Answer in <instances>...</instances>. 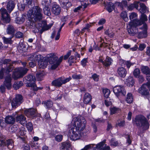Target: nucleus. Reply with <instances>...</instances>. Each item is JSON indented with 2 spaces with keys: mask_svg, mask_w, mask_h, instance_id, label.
<instances>
[{
  "mask_svg": "<svg viewBox=\"0 0 150 150\" xmlns=\"http://www.w3.org/2000/svg\"><path fill=\"white\" fill-rule=\"evenodd\" d=\"M149 85V83L147 82L146 84H143L140 88L138 91L142 95H147L149 94V92L146 88L147 87L148 88V85Z\"/></svg>",
  "mask_w": 150,
  "mask_h": 150,
  "instance_id": "4468645a",
  "label": "nucleus"
},
{
  "mask_svg": "<svg viewBox=\"0 0 150 150\" xmlns=\"http://www.w3.org/2000/svg\"><path fill=\"white\" fill-rule=\"evenodd\" d=\"M72 78L75 79H79L82 77V76L81 74L77 75L76 74H74L72 75Z\"/></svg>",
  "mask_w": 150,
  "mask_h": 150,
  "instance_id": "052dcab7",
  "label": "nucleus"
},
{
  "mask_svg": "<svg viewBox=\"0 0 150 150\" xmlns=\"http://www.w3.org/2000/svg\"><path fill=\"white\" fill-rule=\"evenodd\" d=\"M42 10L39 6L33 7L28 11V16L33 21H40L42 18Z\"/></svg>",
  "mask_w": 150,
  "mask_h": 150,
  "instance_id": "7ed1b4c3",
  "label": "nucleus"
},
{
  "mask_svg": "<svg viewBox=\"0 0 150 150\" xmlns=\"http://www.w3.org/2000/svg\"><path fill=\"white\" fill-rule=\"evenodd\" d=\"M61 8L58 5L55 3L54 4L52 7V13L55 15H58L60 13Z\"/></svg>",
  "mask_w": 150,
  "mask_h": 150,
  "instance_id": "5701e85b",
  "label": "nucleus"
},
{
  "mask_svg": "<svg viewBox=\"0 0 150 150\" xmlns=\"http://www.w3.org/2000/svg\"><path fill=\"white\" fill-rule=\"evenodd\" d=\"M92 98L91 95L88 93H86L83 96V102L86 104L89 103L91 100Z\"/></svg>",
  "mask_w": 150,
  "mask_h": 150,
  "instance_id": "a878e982",
  "label": "nucleus"
},
{
  "mask_svg": "<svg viewBox=\"0 0 150 150\" xmlns=\"http://www.w3.org/2000/svg\"><path fill=\"white\" fill-rule=\"evenodd\" d=\"M133 73L134 76L136 78H137L140 76V71L139 68H136L134 70Z\"/></svg>",
  "mask_w": 150,
  "mask_h": 150,
  "instance_id": "603ef678",
  "label": "nucleus"
},
{
  "mask_svg": "<svg viewBox=\"0 0 150 150\" xmlns=\"http://www.w3.org/2000/svg\"><path fill=\"white\" fill-rule=\"evenodd\" d=\"M44 13L47 16H50L51 14L49 8L48 6H45L43 9Z\"/></svg>",
  "mask_w": 150,
  "mask_h": 150,
  "instance_id": "8fccbe9b",
  "label": "nucleus"
},
{
  "mask_svg": "<svg viewBox=\"0 0 150 150\" xmlns=\"http://www.w3.org/2000/svg\"><path fill=\"white\" fill-rule=\"evenodd\" d=\"M105 140H104L100 142V148L101 150H110V147L108 146H107L105 144Z\"/></svg>",
  "mask_w": 150,
  "mask_h": 150,
  "instance_id": "c85d7f7f",
  "label": "nucleus"
},
{
  "mask_svg": "<svg viewBox=\"0 0 150 150\" xmlns=\"http://www.w3.org/2000/svg\"><path fill=\"white\" fill-rule=\"evenodd\" d=\"M16 121L22 125L25 124L27 122L26 118L24 115H21L17 116L16 118Z\"/></svg>",
  "mask_w": 150,
  "mask_h": 150,
  "instance_id": "a211bd4d",
  "label": "nucleus"
},
{
  "mask_svg": "<svg viewBox=\"0 0 150 150\" xmlns=\"http://www.w3.org/2000/svg\"><path fill=\"white\" fill-rule=\"evenodd\" d=\"M13 143L14 142L12 139L6 140L5 143H4L3 145H5V148H8L11 149L13 147Z\"/></svg>",
  "mask_w": 150,
  "mask_h": 150,
  "instance_id": "b1692460",
  "label": "nucleus"
},
{
  "mask_svg": "<svg viewBox=\"0 0 150 150\" xmlns=\"http://www.w3.org/2000/svg\"><path fill=\"white\" fill-rule=\"evenodd\" d=\"M42 104L44 105L47 108H50L52 107L53 105L52 102L50 100L43 101L42 102Z\"/></svg>",
  "mask_w": 150,
  "mask_h": 150,
  "instance_id": "e433bc0d",
  "label": "nucleus"
},
{
  "mask_svg": "<svg viewBox=\"0 0 150 150\" xmlns=\"http://www.w3.org/2000/svg\"><path fill=\"white\" fill-rule=\"evenodd\" d=\"M23 85V83L21 81L15 82L13 85V88L15 90H17Z\"/></svg>",
  "mask_w": 150,
  "mask_h": 150,
  "instance_id": "c9c22d12",
  "label": "nucleus"
},
{
  "mask_svg": "<svg viewBox=\"0 0 150 150\" xmlns=\"http://www.w3.org/2000/svg\"><path fill=\"white\" fill-rule=\"evenodd\" d=\"M25 78L27 81V86L31 87L34 85L35 82L36 81V79L34 76L30 74L26 76Z\"/></svg>",
  "mask_w": 150,
  "mask_h": 150,
  "instance_id": "9b49d317",
  "label": "nucleus"
},
{
  "mask_svg": "<svg viewBox=\"0 0 150 150\" xmlns=\"http://www.w3.org/2000/svg\"><path fill=\"white\" fill-rule=\"evenodd\" d=\"M6 32L7 34L11 35V36L13 37L15 32L14 27L11 25H8L7 28Z\"/></svg>",
  "mask_w": 150,
  "mask_h": 150,
  "instance_id": "393cba45",
  "label": "nucleus"
},
{
  "mask_svg": "<svg viewBox=\"0 0 150 150\" xmlns=\"http://www.w3.org/2000/svg\"><path fill=\"white\" fill-rule=\"evenodd\" d=\"M150 70V69H149V68L147 67L146 66L142 67L141 69L142 72L147 75L149 73Z\"/></svg>",
  "mask_w": 150,
  "mask_h": 150,
  "instance_id": "3c124183",
  "label": "nucleus"
},
{
  "mask_svg": "<svg viewBox=\"0 0 150 150\" xmlns=\"http://www.w3.org/2000/svg\"><path fill=\"white\" fill-rule=\"evenodd\" d=\"M23 142L25 143V144L23 146V150H30V147L29 145L25 143V142Z\"/></svg>",
  "mask_w": 150,
  "mask_h": 150,
  "instance_id": "338daca9",
  "label": "nucleus"
},
{
  "mask_svg": "<svg viewBox=\"0 0 150 150\" xmlns=\"http://www.w3.org/2000/svg\"><path fill=\"white\" fill-rule=\"evenodd\" d=\"M15 62V61H13L10 59H5L0 61L1 64L6 65V66L4 67L6 69V73L12 71L13 69V64Z\"/></svg>",
  "mask_w": 150,
  "mask_h": 150,
  "instance_id": "6e6552de",
  "label": "nucleus"
},
{
  "mask_svg": "<svg viewBox=\"0 0 150 150\" xmlns=\"http://www.w3.org/2000/svg\"><path fill=\"white\" fill-rule=\"evenodd\" d=\"M140 8L139 9V11L141 13H144L146 12V7L143 3H140Z\"/></svg>",
  "mask_w": 150,
  "mask_h": 150,
  "instance_id": "37998d69",
  "label": "nucleus"
},
{
  "mask_svg": "<svg viewBox=\"0 0 150 150\" xmlns=\"http://www.w3.org/2000/svg\"><path fill=\"white\" fill-rule=\"evenodd\" d=\"M141 16L140 17L139 20L140 22H142V24H145L144 23L145 21H146L147 20V18L146 16L144 14V13H141Z\"/></svg>",
  "mask_w": 150,
  "mask_h": 150,
  "instance_id": "a19ab883",
  "label": "nucleus"
},
{
  "mask_svg": "<svg viewBox=\"0 0 150 150\" xmlns=\"http://www.w3.org/2000/svg\"><path fill=\"white\" fill-rule=\"evenodd\" d=\"M63 138V136L62 135H58L56 136L55 137V140L58 142H61Z\"/></svg>",
  "mask_w": 150,
  "mask_h": 150,
  "instance_id": "69168bd1",
  "label": "nucleus"
},
{
  "mask_svg": "<svg viewBox=\"0 0 150 150\" xmlns=\"http://www.w3.org/2000/svg\"><path fill=\"white\" fill-rule=\"evenodd\" d=\"M64 1H62V4H61V6L62 8L66 9V10L67 11L68 8L71 6L72 4L71 2L69 1V0L65 2V3Z\"/></svg>",
  "mask_w": 150,
  "mask_h": 150,
  "instance_id": "7c9ffc66",
  "label": "nucleus"
},
{
  "mask_svg": "<svg viewBox=\"0 0 150 150\" xmlns=\"http://www.w3.org/2000/svg\"><path fill=\"white\" fill-rule=\"evenodd\" d=\"M1 20L5 23H8L10 21L11 19L9 15L2 17Z\"/></svg>",
  "mask_w": 150,
  "mask_h": 150,
  "instance_id": "ea45409f",
  "label": "nucleus"
},
{
  "mask_svg": "<svg viewBox=\"0 0 150 150\" xmlns=\"http://www.w3.org/2000/svg\"><path fill=\"white\" fill-rule=\"evenodd\" d=\"M47 62L46 61L40 60L38 61V65L40 68L44 69L47 66Z\"/></svg>",
  "mask_w": 150,
  "mask_h": 150,
  "instance_id": "473e14b6",
  "label": "nucleus"
},
{
  "mask_svg": "<svg viewBox=\"0 0 150 150\" xmlns=\"http://www.w3.org/2000/svg\"><path fill=\"white\" fill-rule=\"evenodd\" d=\"M138 3L139 2H136L133 4H132L130 5L129 6L127 7L128 9L129 10H132L134 8H135L136 9H138Z\"/></svg>",
  "mask_w": 150,
  "mask_h": 150,
  "instance_id": "49530a36",
  "label": "nucleus"
},
{
  "mask_svg": "<svg viewBox=\"0 0 150 150\" xmlns=\"http://www.w3.org/2000/svg\"><path fill=\"white\" fill-rule=\"evenodd\" d=\"M75 127L69 130L68 135L72 140H76L80 139L81 137L87 135L83 132L86 125V122L84 117L82 116H79L73 119Z\"/></svg>",
  "mask_w": 150,
  "mask_h": 150,
  "instance_id": "f257e3e1",
  "label": "nucleus"
},
{
  "mask_svg": "<svg viewBox=\"0 0 150 150\" xmlns=\"http://www.w3.org/2000/svg\"><path fill=\"white\" fill-rule=\"evenodd\" d=\"M92 145V146L91 147V150H101L100 148V143L97 144H91Z\"/></svg>",
  "mask_w": 150,
  "mask_h": 150,
  "instance_id": "09e8293b",
  "label": "nucleus"
},
{
  "mask_svg": "<svg viewBox=\"0 0 150 150\" xmlns=\"http://www.w3.org/2000/svg\"><path fill=\"white\" fill-rule=\"evenodd\" d=\"M23 97L21 95H16L15 97L11 101L12 107L16 108L20 105L23 102Z\"/></svg>",
  "mask_w": 150,
  "mask_h": 150,
  "instance_id": "423d86ee",
  "label": "nucleus"
},
{
  "mask_svg": "<svg viewBox=\"0 0 150 150\" xmlns=\"http://www.w3.org/2000/svg\"><path fill=\"white\" fill-rule=\"evenodd\" d=\"M18 127L17 125H14L13 127H12L11 128V132L13 133H16L17 131H18Z\"/></svg>",
  "mask_w": 150,
  "mask_h": 150,
  "instance_id": "774afa93",
  "label": "nucleus"
},
{
  "mask_svg": "<svg viewBox=\"0 0 150 150\" xmlns=\"http://www.w3.org/2000/svg\"><path fill=\"white\" fill-rule=\"evenodd\" d=\"M4 80L3 84L5 86L7 89L8 90H10L12 87L11 81L12 78L11 75L8 74L6 76L4 77Z\"/></svg>",
  "mask_w": 150,
  "mask_h": 150,
  "instance_id": "9d476101",
  "label": "nucleus"
},
{
  "mask_svg": "<svg viewBox=\"0 0 150 150\" xmlns=\"http://www.w3.org/2000/svg\"><path fill=\"white\" fill-rule=\"evenodd\" d=\"M43 25L42 26V28L45 30H47L50 28L52 26V24H51L48 25H47V21H43L42 22Z\"/></svg>",
  "mask_w": 150,
  "mask_h": 150,
  "instance_id": "58836bf2",
  "label": "nucleus"
},
{
  "mask_svg": "<svg viewBox=\"0 0 150 150\" xmlns=\"http://www.w3.org/2000/svg\"><path fill=\"white\" fill-rule=\"evenodd\" d=\"M74 58L73 56H71L68 60V63L69 64V66L72 65V64L74 62Z\"/></svg>",
  "mask_w": 150,
  "mask_h": 150,
  "instance_id": "680f3d73",
  "label": "nucleus"
},
{
  "mask_svg": "<svg viewBox=\"0 0 150 150\" xmlns=\"http://www.w3.org/2000/svg\"><path fill=\"white\" fill-rule=\"evenodd\" d=\"M6 72L7 74H8L9 72L6 73V69L2 67L0 71V79H2L4 78V73Z\"/></svg>",
  "mask_w": 150,
  "mask_h": 150,
  "instance_id": "de8ad7c7",
  "label": "nucleus"
},
{
  "mask_svg": "<svg viewBox=\"0 0 150 150\" xmlns=\"http://www.w3.org/2000/svg\"><path fill=\"white\" fill-rule=\"evenodd\" d=\"M26 127L28 130L30 132H31L33 129V124L31 122H28L26 124Z\"/></svg>",
  "mask_w": 150,
  "mask_h": 150,
  "instance_id": "bf43d9fd",
  "label": "nucleus"
},
{
  "mask_svg": "<svg viewBox=\"0 0 150 150\" xmlns=\"http://www.w3.org/2000/svg\"><path fill=\"white\" fill-rule=\"evenodd\" d=\"M25 115L29 117L35 119L37 116L36 110L33 108H30L25 111Z\"/></svg>",
  "mask_w": 150,
  "mask_h": 150,
  "instance_id": "f8f14e48",
  "label": "nucleus"
},
{
  "mask_svg": "<svg viewBox=\"0 0 150 150\" xmlns=\"http://www.w3.org/2000/svg\"><path fill=\"white\" fill-rule=\"evenodd\" d=\"M62 150H71V145L69 141H66L61 143Z\"/></svg>",
  "mask_w": 150,
  "mask_h": 150,
  "instance_id": "6ab92c4d",
  "label": "nucleus"
},
{
  "mask_svg": "<svg viewBox=\"0 0 150 150\" xmlns=\"http://www.w3.org/2000/svg\"><path fill=\"white\" fill-rule=\"evenodd\" d=\"M127 73L126 69L123 67H119L117 70V74L119 76L122 78L125 77Z\"/></svg>",
  "mask_w": 150,
  "mask_h": 150,
  "instance_id": "2eb2a0df",
  "label": "nucleus"
},
{
  "mask_svg": "<svg viewBox=\"0 0 150 150\" xmlns=\"http://www.w3.org/2000/svg\"><path fill=\"white\" fill-rule=\"evenodd\" d=\"M51 2V0H42V4L45 6H48Z\"/></svg>",
  "mask_w": 150,
  "mask_h": 150,
  "instance_id": "6e6d98bb",
  "label": "nucleus"
},
{
  "mask_svg": "<svg viewBox=\"0 0 150 150\" xmlns=\"http://www.w3.org/2000/svg\"><path fill=\"white\" fill-rule=\"evenodd\" d=\"M0 12L1 17L9 15L6 9L4 8H1L0 9Z\"/></svg>",
  "mask_w": 150,
  "mask_h": 150,
  "instance_id": "5fc2aeb1",
  "label": "nucleus"
},
{
  "mask_svg": "<svg viewBox=\"0 0 150 150\" xmlns=\"http://www.w3.org/2000/svg\"><path fill=\"white\" fill-rule=\"evenodd\" d=\"M26 47L23 42H20L18 47V50L20 53L25 52L26 51Z\"/></svg>",
  "mask_w": 150,
  "mask_h": 150,
  "instance_id": "bb28decb",
  "label": "nucleus"
},
{
  "mask_svg": "<svg viewBox=\"0 0 150 150\" xmlns=\"http://www.w3.org/2000/svg\"><path fill=\"white\" fill-rule=\"evenodd\" d=\"M133 123L143 131L146 130L149 128V124L148 120L142 115L136 116Z\"/></svg>",
  "mask_w": 150,
  "mask_h": 150,
  "instance_id": "20e7f679",
  "label": "nucleus"
},
{
  "mask_svg": "<svg viewBox=\"0 0 150 150\" xmlns=\"http://www.w3.org/2000/svg\"><path fill=\"white\" fill-rule=\"evenodd\" d=\"M112 61V59L110 57L107 56L104 61L105 64L104 65L106 67H108L111 64Z\"/></svg>",
  "mask_w": 150,
  "mask_h": 150,
  "instance_id": "72a5a7b5",
  "label": "nucleus"
},
{
  "mask_svg": "<svg viewBox=\"0 0 150 150\" xmlns=\"http://www.w3.org/2000/svg\"><path fill=\"white\" fill-rule=\"evenodd\" d=\"M23 35V33L20 31L17 32L15 34L16 38H22Z\"/></svg>",
  "mask_w": 150,
  "mask_h": 150,
  "instance_id": "0e129e2a",
  "label": "nucleus"
},
{
  "mask_svg": "<svg viewBox=\"0 0 150 150\" xmlns=\"http://www.w3.org/2000/svg\"><path fill=\"white\" fill-rule=\"evenodd\" d=\"M110 99H106L105 100V104L106 106L108 107L112 105V102Z\"/></svg>",
  "mask_w": 150,
  "mask_h": 150,
  "instance_id": "e2e57ef3",
  "label": "nucleus"
},
{
  "mask_svg": "<svg viewBox=\"0 0 150 150\" xmlns=\"http://www.w3.org/2000/svg\"><path fill=\"white\" fill-rule=\"evenodd\" d=\"M113 91L117 97L120 96H125L126 94L124 87L122 86H115L113 88Z\"/></svg>",
  "mask_w": 150,
  "mask_h": 150,
  "instance_id": "1a4fd4ad",
  "label": "nucleus"
},
{
  "mask_svg": "<svg viewBox=\"0 0 150 150\" xmlns=\"http://www.w3.org/2000/svg\"><path fill=\"white\" fill-rule=\"evenodd\" d=\"M122 63L125 64L126 65L128 68H129L131 65H133V64L132 63L129 61H125L122 60Z\"/></svg>",
  "mask_w": 150,
  "mask_h": 150,
  "instance_id": "864d4df0",
  "label": "nucleus"
},
{
  "mask_svg": "<svg viewBox=\"0 0 150 150\" xmlns=\"http://www.w3.org/2000/svg\"><path fill=\"white\" fill-rule=\"evenodd\" d=\"M105 7L106 10L109 12H111L114 10L115 6L113 3L111 2H104Z\"/></svg>",
  "mask_w": 150,
  "mask_h": 150,
  "instance_id": "dca6fc26",
  "label": "nucleus"
},
{
  "mask_svg": "<svg viewBox=\"0 0 150 150\" xmlns=\"http://www.w3.org/2000/svg\"><path fill=\"white\" fill-rule=\"evenodd\" d=\"M126 101L128 103H131L133 101V97L131 93H128L127 95Z\"/></svg>",
  "mask_w": 150,
  "mask_h": 150,
  "instance_id": "79ce46f5",
  "label": "nucleus"
},
{
  "mask_svg": "<svg viewBox=\"0 0 150 150\" xmlns=\"http://www.w3.org/2000/svg\"><path fill=\"white\" fill-rule=\"evenodd\" d=\"M18 70L20 74V77H22L27 73L28 69L26 68L21 67L19 68Z\"/></svg>",
  "mask_w": 150,
  "mask_h": 150,
  "instance_id": "c756f323",
  "label": "nucleus"
},
{
  "mask_svg": "<svg viewBox=\"0 0 150 150\" xmlns=\"http://www.w3.org/2000/svg\"><path fill=\"white\" fill-rule=\"evenodd\" d=\"M15 4L13 0H8L6 8L8 12L10 13L13 10L15 7Z\"/></svg>",
  "mask_w": 150,
  "mask_h": 150,
  "instance_id": "412c9836",
  "label": "nucleus"
},
{
  "mask_svg": "<svg viewBox=\"0 0 150 150\" xmlns=\"http://www.w3.org/2000/svg\"><path fill=\"white\" fill-rule=\"evenodd\" d=\"M29 20L28 21V22H27V25H28V26L30 28L32 29L35 28L36 27V25L34 22L36 21H33L30 18H29Z\"/></svg>",
  "mask_w": 150,
  "mask_h": 150,
  "instance_id": "4c0bfd02",
  "label": "nucleus"
},
{
  "mask_svg": "<svg viewBox=\"0 0 150 150\" xmlns=\"http://www.w3.org/2000/svg\"><path fill=\"white\" fill-rule=\"evenodd\" d=\"M5 121L7 124H13L15 122V119L13 116H8L6 117Z\"/></svg>",
  "mask_w": 150,
  "mask_h": 150,
  "instance_id": "cd10ccee",
  "label": "nucleus"
},
{
  "mask_svg": "<svg viewBox=\"0 0 150 150\" xmlns=\"http://www.w3.org/2000/svg\"><path fill=\"white\" fill-rule=\"evenodd\" d=\"M126 82L128 86L129 87H132L134 84V80L133 78L131 76H129L126 79Z\"/></svg>",
  "mask_w": 150,
  "mask_h": 150,
  "instance_id": "2f4dec72",
  "label": "nucleus"
},
{
  "mask_svg": "<svg viewBox=\"0 0 150 150\" xmlns=\"http://www.w3.org/2000/svg\"><path fill=\"white\" fill-rule=\"evenodd\" d=\"M110 114L113 115L118 112L120 109L115 107H113L110 108Z\"/></svg>",
  "mask_w": 150,
  "mask_h": 150,
  "instance_id": "a18cd8bd",
  "label": "nucleus"
},
{
  "mask_svg": "<svg viewBox=\"0 0 150 150\" xmlns=\"http://www.w3.org/2000/svg\"><path fill=\"white\" fill-rule=\"evenodd\" d=\"M25 21V18L21 16L20 17H17L15 19V22L19 24H21L23 23Z\"/></svg>",
  "mask_w": 150,
  "mask_h": 150,
  "instance_id": "f704fd0d",
  "label": "nucleus"
},
{
  "mask_svg": "<svg viewBox=\"0 0 150 150\" xmlns=\"http://www.w3.org/2000/svg\"><path fill=\"white\" fill-rule=\"evenodd\" d=\"M49 63L52 64L51 68L52 69H56L62 62L63 57L61 56L59 59L54 54H50L49 55Z\"/></svg>",
  "mask_w": 150,
  "mask_h": 150,
  "instance_id": "39448f33",
  "label": "nucleus"
},
{
  "mask_svg": "<svg viewBox=\"0 0 150 150\" xmlns=\"http://www.w3.org/2000/svg\"><path fill=\"white\" fill-rule=\"evenodd\" d=\"M137 16V14L135 13H132L129 16L130 19L131 21L134 20H137L136 19Z\"/></svg>",
  "mask_w": 150,
  "mask_h": 150,
  "instance_id": "13d9d810",
  "label": "nucleus"
},
{
  "mask_svg": "<svg viewBox=\"0 0 150 150\" xmlns=\"http://www.w3.org/2000/svg\"><path fill=\"white\" fill-rule=\"evenodd\" d=\"M18 132L17 133V135L23 142H25L27 136L25 135L24 131L19 129Z\"/></svg>",
  "mask_w": 150,
  "mask_h": 150,
  "instance_id": "f3484780",
  "label": "nucleus"
},
{
  "mask_svg": "<svg viewBox=\"0 0 150 150\" xmlns=\"http://www.w3.org/2000/svg\"><path fill=\"white\" fill-rule=\"evenodd\" d=\"M143 31H139L138 32L136 35H137V37L138 38H145L147 36V26L146 24H144L143 25L142 30ZM136 36V35H135Z\"/></svg>",
  "mask_w": 150,
  "mask_h": 150,
  "instance_id": "ddd939ff",
  "label": "nucleus"
},
{
  "mask_svg": "<svg viewBox=\"0 0 150 150\" xmlns=\"http://www.w3.org/2000/svg\"><path fill=\"white\" fill-rule=\"evenodd\" d=\"M115 4L117 7L119 8L121 10H122L125 8L127 6V2L126 0H123L121 2H116Z\"/></svg>",
  "mask_w": 150,
  "mask_h": 150,
  "instance_id": "4be33fe9",
  "label": "nucleus"
},
{
  "mask_svg": "<svg viewBox=\"0 0 150 150\" xmlns=\"http://www.w3.org/2000/svg\"><path fill=\"white\" fill-rule=\"evenodd\" d=\"M129 27L127 28L129 34L132 36L136 35L138 32L139 30H142L143 26L140 27L142 24L139 19L134 20L129 23Z\"/></svg>",
  "mask_w": 150,
  "mask_h": 150,
  "instance_id": "f03ea898",
  "label": "nucleus"
},
{
  "mask_svg": "<svg viewBox=\"0 0 150 150\" xmlns=\"http://www.w3.org/2000/svg\"><path fill=\"white\" fill-rule=\"evenodd\" d=\"M13 36H11L9 38H6L4 37L2 38L4 43L6 44H11L12 43V41L11 38H13Z\"/></svg>",
  "mask_w": 150,
  "mask_h": 150,
  "instance_id": "c03bdc74",
  "label": "nucleus"
},
{
  "mask_svg": "<svg viewBox=\"0 0 150 150\" xmlns=\"http://www.w3.org/2000/svg\"><path fill=\"white\" fill-rule=\"evenodd\" d=\"M103 93L104 95V97L107 98L110 93V91L109 89H105L103 90Z\"/></svg>",
  "mask_w": 150,
  "mask_h": 150,
  "instance_id": "4d7b16f0",
  "label": "nucleus"
},
{
  "mask_svg": "<svg viewBox=\"0 0 150 150\" xmlns=\"http://www.w3.org/2000/svg\"><path fill=\"white\" fill-rule=\"evenodd\" d=\"M42 57L40 54H33L29 57L28 60L29 61H34L36 62L38 60H41Z\"/></svg>",
  "mask_w": 150,
  "mask_h": 150,
  "instance_id": "aec40b11",
  "label": "nucleus"
},
{
  "mask_svg": "<svg viewBox=\"0 0 150 150\" xmlns=\"http://www.w3.org/2000/svg\"><path fill=\"white\" fill-rule=\"evenodd\" d=\"M71 79V77L64 79L62 77H59L54 80L52 83V85L57 87H59L62 86L63 84L66 83L69 81Z\"/></svg>",
  "mask_w": 150,
  "mask_h": 150,
  "instance_id": "0eeeda50",
  "label": "nucleus"
}]
</instances>
